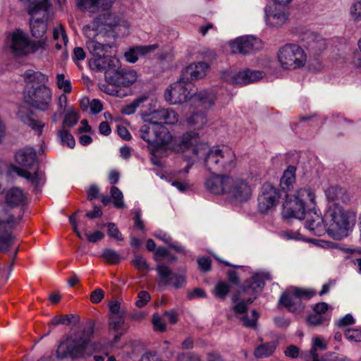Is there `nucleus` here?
Instances as JSON below:
<instances>
[{"mask_svg":"<svg viewBox=\"0 0 361 361\" xmlns=\"http://www.w3.org/2000/svg\"><path fill=\"white\" fill-rule=\"evenodd\" d=\"M355 212L345 210L342 206L327 205L324 217L319 211L307 214V224L312 234L322 235L326 231L336 239H341L348 235L355 221Z\"/></svg>","mask_w":361,"mask_h":361,"instance_id":"nucleus-1","label":"nucleus"},{"mask_svg":"<svg viewBox=\"0 0 361 361\" xmlns=\"http://www.w3.org/2000/svg\"><path fill=\"white\" fill-rule=\"evenodd\" d=\"M146 122L140 126L138 135L152 147L154 156L161 155L164 151L169 150L183 152L197 140L198 133L195 130L184 133L179 139H173L171 134L157 121Z\"/></svg>","mask_w":361,"mask_h":361,"instance_id":"nucleus-2","label":"nucleus"},{"mask_svg":"<svg viewBox=\"0 0 361 361\" xmlns=\"http://www.w3.org/2000/svg\"><path fill=\"white\" fill-rule=\"evenodd\" d=\"M190 148L194 157H204L205 166L212 173L228 172L235 166V156L233 151L210 149L206 142L200 141L199 135L197 142L190 145Z\"/></svg>","mask_w":361,"mask_h":361,"instance_id":"nucleus-3","label":"nucleus"},{"mask_svg":"<svg viewBox=\"0 0 361 361\" xmlns=\"http://www.w3.org/2000/svg\"><path fill=\"white\" fill-rule=\"evenodd\" d=\"M271 279L269 272L262 271L255 273L250 279L246 280L232 296L234 312L237 314H246L247 305L252 303L257 298L256 295L262 290L264 281Z\"/></svg>","mask_w":361,"mask_h":361,"instance_id":"nucleus-4","label":"nucleus"},{"mask_svg":"<svg viewBox=\"0 0 361 361\" xmlns=\"http://www.w3.org/2000/svg\"><path fill=\"white\" fill-rule=\"evenodd\" d=\"M316 209L315 195L310 188L297 190L293 198L286 200L283 205L282 215L284 219H305V228L309 230L307 214Z\"/></svg>","mask_w":361,"mask_h":361,"instance_id":"nucleus-5","label":"nucleus"},{"mask_svg":"<svg viewBox=\"0 0 361 361\" xmlns=\"http://www.w3.org/2000/svg\"><path fill=\"white\" fill-rule=\"evenodd\" d=\"M94 331L92 323L87 324L82 330L77 331L61 341L56 350L58 358H77L84 356L90 338Z\"/></svg>","mask_w":361,"mask_h":361,"instance_id":"nucleus-6","label":"nucleus"},{"mask_svg":"<svg viewBox=\"0 0 361 361\" xmlns=\"http://www.w3.org/2000/svg\"><path fill=\"white\" fill-rule=\"evenodd\" d=\"M16 161L20 166L25 169H20L17 166H12L13 171L19 176L25 178L34 186L35 192H38L44 184L43 174L39 172L37 168L33 173L28 171L26 169H29L34 166L37 162L36 151L30 147H25L16 152Z\"/></svg>","mask_w":361,"mask_h":361,"instance_id":"nucleus-7","label":"nucleus"},{"mask_svg":"<svg viewBox=\"0 0 361 361\" xmlns=\"http://www.w3.org/2000/svg\"><path fill=\"white\" fill-rule=\"evenodd\" d=\"M278 59L283 68L295 69L304 66L306 61V55L299 45L286 44L279 49Z\"/></svg>","mask_w":361,"mask_h":361,"instance_id":"nucleus-8","label":"nucleus"},{"mask_svg":"<svg viewBox=\"0 0 361 361\" xmlns=\"http://www.w3.org/2000/svg\"><path fill=\"white\" fill-rule=\"evenodd\" d=\"M24 99L25 102L32 107L44 111L51 104L52 92L51 89L45 85L36 87L32 85L25 90Z\"/></svg>","mask_w":361,"mask_h":361,"instance_id":"nucleus-9","label":"nucleus"},{"mask_svg":"<svg viewBox=\"0 0 361 361\" xmlns=\"http://www.w3.org/2000/svg\"><path fill=\"white\" fill-rule=\"evenodd\" d=\"M194 87L192 82L182 80L180 76L177 82L166 89L164 98L170 104H183L188 100L192 101Z\"/></svg>","mask_w":361,"mask_h":361,"instance_id":"nucleus-10","label":"nucleus"},{"mask_svg":"<svg viewBox=\"0 0 361 361\" xmlns=\"http://www.w3.org/2000/svg\"><path fill=\"white\" fill-rule=\"evenodd\" d=\"M316 292L312 288L299 287L293 288V298L289 293H283L279 299V303L292 312H301L305 309V305L300 301L301 299L310 300L314 296Z\"/></svg>","mask_w":361,"mask_h":361,"instance_id":"nucleus-11","label":"nucleus"},{"mask_svg":"<svg viewBox=\"0 0 361 361\" xmlns=\"http://www.w3.org/2000/svg\"><path fill=\"white\" fill-rule=\"evenodd\" d=\"M281 197V190L270 183H265L261 188L258 196V209L261 213H267L274 208Z\"/></svg>","mask_w":361,"mask_h":361,"instance_id":"nucleus-12","label":"nucleus"},{"mask_svg":"<svg viewBox=\"0 0 361 361\" xmlns=\"http://www.w3.org/2000/svg\"><path fill=\"white\" fill-rule=\"evenodd\" d=\"M93 25L97 30H104L109 35L111 33L114 37L118 34V31L121 27L128 28L126 22L122 21L116 15L110 13H104L97 16L94 19Z\"/></svg>","mask_w":361,"mask_h":361,"instance_id":"nucleus-13","label":"nucleus"},{"mask_svg":"<svg viewBox=\"0 0 361 361\" xmlns=\"http://www.w3.org/2000/svg\"><path fill=\"white\" fill-rule=\"evenodd\" d=\"M7 44L11 53L15 56L29 54V37L20 29H16L10 35Z\"/></svg>","mask_w":361,"mask_h":361,"instance_id":"nucleus-14","label":"nucleus"},{"mask_svg":"<svg viewBox=\"0 0 361 361\" xmlns=\"http://www.w3.org/2000/svg\"><path fill=\"white\" fill-rule=\"evenodd\" d=\"M264 75V73L262 71L245 69L235 73L225 71L222 73L221 77L224 80L233 84L245 85L258 81L262 79Z\"/></svg>","mask_w":361,"mask_h":361,"instance_id":"nucleus-15","label":"nucleus"},{"mask_svg":"<svg viewBox=\"0 0 361 361\" xmlns=\"http://www.w3.org/2000/svg\"><path fill=\"white\" fill-rule=\"evenodd\" d=\"M262 47L261 39L252 35L239 37L231 43V49L234 54H252Z\"/></svg>","mask_w":361,"mask_h":361,"instance_id":"nucleus-16","label":"nucleus"},{"mask_svg":"<svg viewBox=\"0 0 361 361\" xmlns=\"http://www.w3.org/2000/svg\"><path fill=\"white\" fill-rule=\"evenodd\" d=\"M155 270L160 278L159 286L172 284L176 288H180L185 283V277L183 274L173 273L172 270L163 263H159Z\"/></svg>","mask_w":361,"mask_h":361,"instance_id":"nucleus-17","label":"nucleus"},{"mask_svg":"<svg viewBox=\"0 0 361 361\" xmlns=\"http://www.w3.org/2000/svg\"><path fill=\"white\" fill-rule=\"evenodd\" d=\"M142 118L145 121L156 122L161 126L163 125H173L178 122V115L172 109H156L147 114L142 113Z\"/></svg>","mask_w":361,"mask_h":361,"instance_id":"nucleus-18","label":"nucleus"},{"mask_svg":"<svg viewBox=\"0 0 361 361\" xmlns=\"http://www.w3.org/2000/svg\"><path fill=\"white\" fill-rule=\"evenodd\" d=\"M137 80V73L132 69L119 68L114 71L111 75H106V82L116 87H128Z\"/></svg>","mask_w":361,"mask_h":361,"instance_id":"nucleus-19","label":"nucleus"},{"mask_svg":"<svg viewBox=\"0 0 361 361\" xmlns=\"http://www.w3.org/2000/svg\"><path fill=\"white\" fill-rule=\"evenodd\" d=\"M288 6L274 5V6L267 7L264 10L266 23L271 27H281L288 20Z\"/></svg>","mask_w":361,"mask_h":361,"instance_id":"nucleus-20","label":"nucleus"},{"mask_svg":"<svg viewBox=\"0 0 361 361\" xmlns=\"http://www.w3.org/2000/svg\"><path fill=\"white\" fill-rule=\"evenodd\" d=\"M226 194L239 202L247 201L251 195L250 185L242 179H234L229 177V184Z\"/></svg>","mask_w":361,"mask_h":361,"instance_id":"nucleus-21","label":"nucleus"},{"mask_svg":"<svg viewBox=\"0 0 361 361\" xmlns=\"http://www.w3.org/2000/svg\"><path fill=\"white\" fill-rule=\"evenodd\" d=\"M326 200L329 204L341 206V204H346L350 202V195L345 188L339 185H328L324 189Z\"/></svg>","mask_w":361,"mask_h":361,"instance_id":"nucleus-22","label":"nucleus"},{"mask_svg":"<svg viewBox=\"0 0 361 361\" xmlns=\"http://www.w3.org/2000/svg\"><path fill=\"white\" fill-rule=\"evenodd\" d=\"M90 65L92 69L97 71L104 72L105 80L106 81V75L109 73L111 75L119 66V61L116 57L102 55L91 59Z\"/></svg>","mask_w":361,"mask_h":361,"instance_id":"nucleus-23","label":"nucleus"},{"mask_svg":"<svg viewBox=\"0 0 361 361\" xmlns=\"http://www.w3.org/2000/svg\"><path fill=\"white\" fill-rule=\"evenodd\" d=\"M229 177L226 175L217 174V173H212L205 180V188L209 192L215 195L226 194L229 184Z\"/></svg>","mask_w":361,"mask_h":361,"instance_id":"nucleus-24","label":"nucleus"},{"mask_svg":"<svg viewBox=\"0 0 361 361\" xmlns=\"http://www.w3.org/2000/svg\"><path fill=\"white\" fill-rule=\"evenodd\" d=\"M5 199L9 208L20 207V214L23 215L24 207L27 205V200L23 190L18 187L10 188L6 193Z\"/></svg>","mask_w":361,"mask_h":361,"instance_id":"nucleus-25","label":"nucleus"},{"mask_svg":"<svg viewBox=\"0 0 361 361\" xmlns=\"http://www.w3.org/2000/svg\"><path fill=\"white\" fill-rule=\"evenodd\" d=\"M207 68L208 64L205 62L190 64L184 68L180 76L182 80L192 82V80L203 78Z\"/></svg>","mask_w":361,"mask_h":361,"instance_id":"nucleus-26","label":"nucleus"},{"mask_svg":"<svg viewBox=\"0 0 361 361\" xmlns=\"http://www.w3.org/2000/svg\"><path fill=\"white\" fill-rule=\"evenodd\" d=\"M302 40L305 42L307 49L318 54L326 49V41L320 35L312 32L304 33Z\"/></svg>","mask_w":361,"mask_h":361,"instance_id":"nucleus-27","label":"nucleus"},{"mask_svg":"<svg viewBox=\"0 0 361 361\" xmlns=\"http://www.w3.org/2000/svg\"><path fill=\"white\" fill-rule=\"evenodd\" d=\"M49 10V5H47V10L45 12L40 11L38 14L42 13V18H35V16H31L30 20V27L32 35L35 38L43 37L47 30V20Z\"/></svg>","mask_w":361,"mask_h":361,"instance_id":"nucleus-28","label":"nucleus"},{"mask_svg":"<svg viewBox=\"0 0 361 361\" xmlns=\"http://www.w3.org/2000/svg\"><path fill=\"white\" fill-rule=\"evenodd\" d=\"M216 98V94L213 90H203L197 93L194 89L192 102L197 106L208 109L214 104Z\"/></svg>","mask_w":361,"mask_h":361,"instance_id":"nucleus-29","label":"nucleus"},{"mask_svg":"<svg viewBox=\"0 0 361 361\" xmlns=\"http://www.w3.org/2000/svg\"><path fill=\"white\" fill-rule=\"evenodd\" d=\"M9 207L3 202H0V229L14 228L22 219V214L15 217L10 212Z\"/></svg>","mask_w":361,"mask_h":361,"instance_id":"nucleus-30","label":"nucleus"},{"mask_svg":"<svg viewBox=\"0 0 361 361\" xmlns=\"http://www.w3.org/2000/svg\"><path fill=\"white\" fill-rule=\"evenodd\" d=\"M157 48V44L144 46H135L130 48L128 51L125 52L124 57L126 61L133 63L138 60L139 56H144L147 53L154 51Z\"/></svg>","mask_w":361,"mask_h":361,"instance_id":"nucleus-31","label":"nucleus"},{"mask_svg":"<svg viewBox=\"0 0 361 361\" xmlns=\"http://www.w3.org/2000/svg\"><path fill=\"white\" fill-rule=\"evenodd\" d=\"M13 228H6L0 229V252H8L13 245L15 240V236L11 232Z\"/></svg>","mask_w":361,"mask_h":361,"instance_id":"nucleus-32","label":"nucleus"},{"mask_svg":"<svg viewBox=\"0 0 361 361\" xmlns=\"http://www.w3.org/2000/svg\"><path fill=\"white\" fill-rule=\"evenodd\" d=\"M18 117L22 123L30 126L39 135L41 134V133L42 132L44 124L41 121L32 118L30 114H25L23 113L22 111H20L18 113Z\"/></svg>","mask_w":361,"mask_h":361,"instance_id":"nucleus-33","label":"nucleus"},{"mask_svg":"<svg viewBox=\"0 0 361 361\" xmlns=\"http://www.w3.org/2000/svg\"><path fill=\"white\" fill-rule=\"evenodd\" d=\"M27 6V12L30 16H37L40 11L46 13L48 3L47 0H20Z\"/></svg>","mask_w":361,"mask_h":361,"instance_id":"nucleus-34","label":"nucleus"},{"mask_svg":"<svg viewBox=\"0 0 361 361\" xmlns=\"http://www.w3.org/2000/svg\"><path fill=\"white\" fill-rule=\"evenodd\" d=\"M23 76L27 83H36L41 85H45L48 81V76L39 71H35L33 70L26 71Z\"/></svg>","mask_w":361,"mask_h":361,"instance_id":"nucleus-35","label":"nucleus"},{"mask_svg":"<svg viewBox=\"0 0 361 361\" xmlns=\"http://www.w3.org/2000/svg\"><path fill=\"white\" fill-rule=\"evenodd\" d=\"M86 47L90 53L94 57L97 58L102 55H104L109 48L106 44H102L95 39H89L86 42Z\"/></svg>","mask_w":361,"mask_h":361,"instance_id":"nucleus-36","label":"nucleus"},{"mask_svg":"<svg viewBox=\"0 0 361 361\" xmlns=\"http://www.w3.org/2000/svg\"><path fill=\"white\" fill-rule=\"evenodd\" d=\"M295 167L293 166H289L287 169L283 172V175L280 180V185L283 190H289L290 187L293 186L295 182Z\"/></svg>","mask_w":361,"mask_h":361,"instance_id":"nucleus-37","label":"nucleus"},{"mask_svg":"<svg viewBox=\"0 0 361 361\" xmlns=\"http://www.w3.org/2000/svg\"><path fill=\"white\" fill-rule=\"evenodd\" d=\"M276 348V343H265L257 346L254 352L257 358L267 357L273 354Z\"/></svg>","mask_w":361,"mask_h":361,"instance_id":"nucleus-38","label":"nucleus"},{"mask_svg":"<svg viewBox=\"0 0 361 361\" xmlns=\"http://www.w3.org/2000/svg\"><path fill=\"white\" fill-rule=\"evenodd\" d=\"M207 122V119L204 111L195 112L187 118L188 125L195 126L197 129L202 128Z\"/></svg>","mask_w":361,"mask_h":361,"instance_id":"nucleus-39","label":"nucleus"},{"mask_svg":"<svg viewBox=\"0 0 361 361\" xmlns=\"http://www.w3.org/2000/svg\"><path fill=\"white\" fill-rule=\"evenodd\" d=\"M111 197L113 199V203L115 207L123 209L126 207L123 201V195L122 191L116 186H112L110 190Z\"/></svg>","mask_w":361,"mask_h":361,"instance_id":"nucleus-40","label":"nucleus"},{"mask_svg":"<svg viewBox=\"0 0 361 361\" xmlns=\"http://www.w3.org/2000/svg\"><path fill=\"white\" fill-rule=\"evenodd\" d=\"M148 97L147 96H141L134 101H133L130 104H128L124 106L121 112L125 115H131L135 113L137 108L140 106V105L147 100Z\"/></svg>","mask_w":361,"mask_h":361,"instance_id":"nucleus-41","label":"nucleus"},{"mask_svg":"<svg viewBox=\"0 0 361 361\" xmlns=\"http://www.w3.org/2000/svg\"><path fill=\"white\" fill-rule=\"evenodd\" d=\"M306 320L309 325L317 326L323 324H327L329 318L324 314H315L313 312L307 317Z\"/></svg>","mask_w":361,"mask_h":361,"instance_id":"nucleus-42","label":"nucleus"},{"mask_svg":"<svg viewBox=\"0 0 361 361\" xmlns=\"http://www.w3.org/2000/svg\"><path fill=\"white\" fill-rule=\"evenodd\" d=\"M230 290V285L226 281H219L216 283L214 288V295L221 299L224 300Z\"/></svg>","mask_w":361,"mask_h":361,"instance_id":"nucleus-43","label":"nucleus"},{"mask_svg":"<svg viewBox=\"0 0 361 361\" xmlns=\"http://www.w3.org/2000/svg\"><path fill=\"white\" fill-rule=\"evenodd\" d=\"M76 6L80 9H85L90 13L98 11L97 0H76Z\"/></svg>","mask_w":361,"mask_h":361,"instance_id":"nucleus-44","label":"nucleus"},{"mask_svg":"<svg viewBox=\"0 0 361 361\" xmlns=\"http://www.w3.org/2000/svg\"><path fill=\"white\" fill-rule=\"evenodd\" d=\"M102 257L110 264H118L121 259V255L111 248L104 249Z\"/></svg>","mask_w":361,"mask_h":361,"instance_id":"nucleus-45","label":"nucleus"},{"mask_svg":"<svg viewBox=\"0 0 361 361\" xmlns=\"http://www.w3.org/2000/svg\"><path fill=\"white\" fill-rule=\"evenodd\" d=\"M48 47L49 45L46 37L37 41H30L29 39V54L45 51Z\"/></svg>","mask_w":361,"mask_h":361,"instance_id":"nucleus-46","label":"nucleus"},{"mask_svg":"<svg viewBox=\"0 0 361 361\" xmlns=\"http://www.w3.org/2000/svg\"><path fill=\"white\" fill-rule=\"evenodd\" d=\"M326 348V344H324L322 340L317 337L313 340L312 346L310 351L312 361H320L318 355L316 353L317 349L325 350Z\"/></svg>","mask_w":361,"mask_h":361,"instance_id":"nucleus-47","label":"nucleus"},{"mask_svg":"<svg viewBox=\"0 0 361 361\" xmlns=\"http://www.w3.org/2000/svg\"><path fill=\"white\" fill-rule=\"evenodd\" d=\"M58 136L61 142L63 145H66L70 148H73L75 145V141L73 136L66 130H61L59 131Z\"/></svg>","mask_w":361,"mask_h":361,"instance_id":"nucleus-48","label":"nucleus"},{"mask_svg":"<svg viewBox=\"0 0 361 361\" xmlns=\"http://www.w3.org/2000/svg\"><path fill=\"white\" fill-rule=\"evenodd\" d=\"M104 226L107 227L108 228V235L112 238L116 239L118 241L123 240V237L122 233L118 230V227L114 223L109 222L104 224Z\"/></svg>","mask_w":361,"mask_h":361,"instance_id":"nucleus-49","label":"nucleus"},{"mask_svg":"<svg viewBox=\"0 0 361 361\" xmlns=\"http://www.w3.org/2000/svg\"><path fill=\"white\" fill-rule=\"evenodd\" d=\"M57 87L63 90L65 93H69L72 90L71 82L69 80L65 79L63 73H59L56 75Z\"/></svg>","mask_w":361,"mask_h":361,"instance_id":"nucleus-50","label":"nucleus"},{"mask_svg":"<svg viewBox=\"0 0 361 361\" xmlns=\"http://www.w3.org/2000/svg\"><path fill=\"white\" fill-rule=\"evenodd\" d=\"M78 116L77 114L73 109H68L64 116L63 125L64 127L71 128L78 123Z\"/></svg>","mask_w":361,"mask_h":361,"instance_id":"nucleus-51","label":"nucleus"},{"mask_svg":"<svg viewBox=\"0 0 361 361\" xmlns=\"http://www.w3.org/2000/svg\"><path fill=\"white\" fill-rule=\"evenodd\" d=\"M251 319H249L247 314L243 315L240 319L243 321L244 326L249 328H255L257 325V321L259 317V314L255 310H252L251 312Z\"/></svg>","mask_w":361,"mask_h":361,"instance_id":"nucleus-52","label":"nucleus"},{"mask_svg":"<svg viewBox=\"0 0 361 361\" xmlns=\"http://www.w3.org/2000/svg\"><path fill=\"white\" fill-rule=\"evenodd\" d=\"M345 337L350 341L361 342V329H348L345 331Z\"/></svg>","mask_w":361,"mask_h":361,"instance_id":"nucleus-53","label":"nucleus"},{"mask_svg":"<svg viewBox=\"0 0 361 361\" xmlns=\"http://www.w3.org/2000/svg\"><path fill=\"white\" fill-rule=\"evenodd\" d=\"M131 262L138 270H148L149 269L146 259L141 255H135Z\"/></svg>","mask_w":361,"mask_h":361,"instance_id":"nucleus-54","label":"nucleus"},{"mask_svg":"<svg viewBox=\"0 0 361 361\" xmlns=\"http://www.w3.org/2000/svg\"><path fill=\"white\" fill-rule=\"evenodd\" d=\"M124 324L123 314H114L110 317L109 326L111 329L118 330Z\"/></svg>","mask_w":361,"mask_h":361,"instance_id":"nucleus-55","label":"nucleus"},{"mask_svg":"<svg viewBox=\"0 0 361 361\" xmlns=\"http://www.w3.org/2000/svg\"><path fill=\"white\" fill-rule=\"evenodd\" d=\"M75 317L74 314H67L65 317L61 315L55 316L51 320V324L58 326L60 324L69 325L71 323L72 318Z\"/></svg>","mask_w":361,"mask_h":361,"instance_id":"nucleus-56","label":"nucleus"},{"mask_svg":"<svg viewBox=\"0 0 361 361\" xmlns=\"http://www.w3.org/2000/svg\"><path fill=\"white\" fill-rule=\"evenodd\" d=\"M355 320L351 314H346L343 317L340 318L336 322V325L340 327H345L349 325H352L355 323Z\"/></svg>","mask_w":361,"mask_h":361,"instance_id":"nucleus-57","label":"nucleus"},{"mask_svg":"<svg viewBox=\"0 0 361 361\" xmlns=\"http://www.w3.org/2000/svg\"><path fill=\"white\" fill-rule=\"evenodd\" d=\"M137 300L136 301V305L138 307H142L147 305L151 297L147 291L142 290L138 293Z\"/></svg>","mask_w":361,"mask_h":361,"instance_id":"nucleus-58","label":"nucleus"},{"mask_svg":"<svg viewBox=\"0 0 361 361\" xmlns=\"http://www.w3.org/2000/svg\"><path fill=\"white\" fill-rule=\"evenodd\" d=\"M134 224L135 226L140 230L142 232L145 231V224L142 219V212L140 209H137L134 212Z\"/></svg>","mask_w":361,"mask_h":361,"instance_id":"nucleus-59","label":"nucleus"},{"mask_svg":"<svg viewBox=\"0 0 361 361\" xmlns=\"http://www.w3.org/2000/svg\"><path fill=\"white\" fill-rule=\"evenodd\" d=\"M350 14L355 20H361V0H357L350 8Z\"/></svg>","mask_w":361,"mask_h":361,"instance_id":"nucleus-60","label":"nucleus"},{"mask_svg":"<svg viewBox=\"0 0 361 361\" xmlns=\"http://www.w3.org/2000/svg\"><path fill=\"white\" fill-rule=\"evenodd\" d=\"M211 259L209 257H202L197 259L198 266L202 271L207 272L211 269Z\"/></svg>","mask_w":361,"mask_h":361,"instance_id":"nucleus-61","label":"nucleus"},{"mask_svg":"<svg viewBox=\"0 0 361 361\" xmlns=\"http://www.w3.org/2000/svg\"><path fill=\"white\" fill-rule=\"evenodd\" d=\"M85 234L87 237V240L92 243H96L97 241L103 239L104 237V233L100 231H96L92 233H89L87 231H85Z\"/></svg>","mask_w":361,"mask_h":361,"instance_id":"nucleus-62","label":"nucleus"},{"mask_svg":"<svg viewBox=\"0 0 361 361\" xmlns=\"http://www.w3.org/2000/svg\"><path fill=\"white\" fill-rule=\"evenodd\" d=\"M90 108L91 112L93 114L96 115L102 111L103 109V105L100 100L97 99H94L90 103Z\"/></svg>","mask_w":361,"mask_h":361,"instance_id":"nucleus-63","label":"nucleus"},{"mask_svg":"<svg viewBox=\"0 0 361 361\" xmlns=\"http://www.w3.org/2000/svg\"><path fill=\"white\" fill-rule=\"evenodd\" d=\"M86 54L82 47H76L73 49V60L74 62L82 61L85 59Z\"/></svg>","mask_w":361,"mask_h":361,"instance_id":"nucleus-64","label":"nucleus"}]
</instances>
